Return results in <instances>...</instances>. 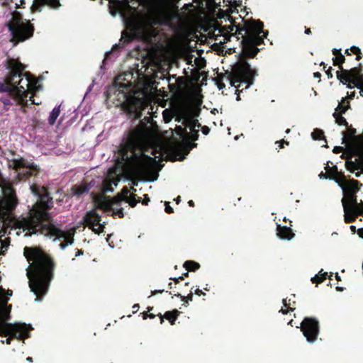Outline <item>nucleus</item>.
Here are the masks:
<instances>
[{
    "instance_id": "f257e3e1",
    "label": "nucleus",
    "mask_w": 363,
    "mask_h": 363,
    "mask_svg": "<svg viewBox=\"0 0 363 363\" xmlns=\"http://www.w3.org/2000/svg\"><path fill=\"white\" fill-rule=\"evenodd\" d=\"M148 125L140 124L132 131L126 143L121 147V160H118L115 166L109 169L104 182V192H113L112 186H117L121 181H127L132 177L139 179L138 181L133 182L135 186L138 183H152L157 180L161 165L156 158L160 155H155L152 157L144 152L143 148L150 146L152 152L157 148L166 151L169 145L160 136L152 122L148 121Z\"/></svg>"
},
{
    "instance_id": "f03ea898",
    "label": "nucleus",
    "mask_w": 363,
    "mask_h": 363,
    "mask_svg": "<svg viewBox=\"0 0 363 363\" xmlns=\"http://www.w3.org/2000/svg\"><path fill=\"white\" fill-rule=\"evenodd\" d=\"M31 193L37 198L36 203L29 211V216L21 220H16L13 223V230L17 236L22 233L26 232L25 237H30L32 234H35L40 231L45 237L51 240L53 242L62 241L59 245L61 250H65L67 247L72 246L74 243V236L75 230L62 231L58 228L50 223H41V220L48 218L46 210L50 208L52 199L50 197L47 189L44 187L37 188L35 186H30Z\"/></svg>"
},
{
    "instance_id": "7ed1b4c3",
    "label": "nucleus",
    "mask_w": 363,
    "mask_h": 363,
    "mask_svg": "<svg viewBox=\"0 0 363 363\" xmlns=\"http://www.w3.org/2000/svg\"><path fill=\"white\" fill-rule=\"evenodd\" d=\"M24 255L30 262L27 267H31L27 270L30 291L36 296L34 301L38 303L40 301L38 297L45 296L48 291L52 277V264L50 259L38 250L25 249Z\"/></svg>"
},
{
    "instance_id": "20e7f679",
    "label": "nucleus",
    "mask_w": 363,
    "mask_h": 363,
    "mask_svg": "<svg viewBox=\"0 0 363 363\" xmlns=\"http://www.w3.org/2000/svg\"><path fill=\"white\" fill-rule=\"evenodd\" d=\"M25 66L15 60L8 61L9 77L6 84H0V91H9L20 98L21 101H27V95L30 94L31 100L34 94L41 89L33 79L27 72H23Z\"/></svg>"
},
{
    "instance_id": "39448f33",
    "label": "nucleus",
    "mask_w": 363,
    "mask_h": 363,
    "mask_svg": "<svg viewBox=\"0 0 363 363\" xmlns=\"http://www.w3.org/2000/svg\"><path fill=\"white\" fill-rule=\"evenodd\" d=\"M159 23L160 21L148 16L133 15L126 23L127 30L123 32L121 40L128 43L137 37L147 39L154 35L152 24Z\"/></svg>"
},
{
    "instance_id": "423d86ee",
    "label": "nucleus",
    "mask_w": 363,
    "mask_h": 363,
    "mask_svg": "<svg viewBox=\"0 0 363 363\" xmlns=\"http://www.w3.org/2000/svg\"><path fill=\"white\" fill-rule=\"evenodd\" d=\"M125 77H130V74H127ZM125 80V76L121 75L117 78V84L124 95L128 108L130 112L135 113L136 118H140L141 111L147 106L148 97L143 91H125V89L132 86L130 82H124Z\"/></svg>"
},
{
    "instance_id": "0eeeda50",
    "label": "nucleus",
    "mask_w": 363,
    "mask_h": 363,
    "mask_svg": "<svg viewBox=\"0 0 363 363\" xmlns=\"http://www.w3.org/2000/svg\"><path fill=\"white\" fill-rule=\"evenodd\" d=\"M175 120L182 123V125L177 127V135L182 137L184 142L189 143V147L192 148L195 145L191 144L190 142L198 138L200 127L196 116L189 110L182 109Z\"/></svg>"
},
{
    "instance_id": "6e6552de",
    "label": "nucleus",
    "mask_w": 363,
    "mask_h": 363,
    "mask_svg": "<svg viewBox=\"0 0 363 363\" xmlns=\"http://www.w3.org/2000/svg\"><path fill=\"white\" fill-rule=\"evenodd\" d=\"M263 25L259 21H254L247 24L245 27V34L242 36V46L245 55L252 56L259 49L257 48L267 37V33L262 30Z\"/></svg>"
},
{
    "instance_id": "1a4fd4ad",
    "label": "nucleus",
    "mask_w": 363,
    "mask_h": 363,
    "mask_svg": "<svg viewBox=\"0 0 363 363\" xmlns=\"http://www.w3.org/2000/svg\"><path fill=\"white\" fill-rule=\"evenodd\" d=\"M257 75V70L245 58L241 57L227 80L231 86L239 88L245 84V89H248L253 84Z\"/></svg>"
},
{
    "instance_id": "9d476101",
    "label": "nucleus",
    "mask_w": 363,
    "mask_h": 363,
    "mask_svg": "<svg viewBox=\"0 0 363 363\" xmlns=\"http://www.w3.org/2000/svg\"><path fill=\"white\" fill-rule=\"evenodd\" d=\"M345 183L348 185L347 189L342 190L345 196L342 200L344 209L345 220L352 221L357 215L363 213V204H359L354 193L359 191L358 182L355 180H347Z\"/></svg>"
},
{
    "instance_id": "9b49d317",
    "label": "nucleus",
    "mask_w": 363,
    "mask_h": 363,
    "mask_svg": "<svg viewBox=\"0 0 363 363\" xmlns=\"http://www.w3.org/2000/svg\"><path fill=\"white\" fill-rule=\"evenodd\" d=\"M8 27L11 33L13 40L16 42L24 41L33 35L31 25L17 13L13 14L12 18L8 23Z\"/></svg>"
},
{
    "instance_id": "f8f14e48",
    "label": "nucleus",
    "mask_w": 363,
    "mask_h": 363,
    "mask_svg": "<svg viewBox=\"0 0 363 363\" xmlns=\"http://www.w3.org/2000/svg\"><path fill=\"white\" fill-rule=\"evenodd\" d=\"M337 78L348 89L356 87L359 89V94L363 96V74L359 69L353 68L337 72Z\"/></svg>"
},
{
    "instance_id": "ddd939ff",
    "label": "nucleus",
    "mask_w": 363,
    "mask_h": 363,
    "mask_svg": "<svg viewBox=\"0 0 363 363\" xmlns=\"http://www.w3.org/2000/svg\"><path fill=\"white\" fill-rule=\"evenodd\" d=\"M32 328L26 323H8L0 319V335L16 336L17 338H25L28 336V330Z\"/></svg>"
},
{
    "instance_id": "4468645a",
    "label": "nucleus",
    "mask_w": 363,
    "mask_h": 363,
    "mask_svg": "<svg viewBox=\"0 0 363 363\" xmlns=\"http://www.w3.org/2000/svg\"><path fill=\"white\" fill-rule=\"evenodd\" d=\"M95 206L104 211L111 209L113 213L118 216L119 217L123 216L124 213L122 208L118 206V203L121 201L118 195L113 199L101 194L95 198Z\"/></svg>"
},
{
    "instance_id": "2eb2a0df",
    "label": "nucleus",
    "mask_w": 363,
    "mask_h": 363,
    "mask_svg": "<svg viewBox=\"0 0 363 363\" xmlns=\"http://www.w3.org/2000/svg\"><path fill=\"white\" fill-rule=\"evenodd\" d=\"M301 329L306 342H315L318 335V322L315 318H305L301 323Z\"/></svg>"
},
{
    "instance_id": "dca6fc26",
    "label": "nucleus",
    "mask_w": 363,
    "mask_h": 363,
    "mask_svg": "<svg viewBox=\"0 0 363 363\" xmlns=\"http://www.w3.org/2000/svg\"><path fill=\"white\" fill-rule=\"evenodd\" d=\"M84 220L86 225H88L95 233L101 234L104 232L105 221L101 222L100 216L95 210H91L87 212Z\"/></svg>"
},
{
    "instance_id": "f3484780",
    "label": "nucleus",
    "mask_w": 363,
    "mask_h": 363,
    "mask_svg": "<svg viewBox=\"0 0 363 363\" xmlns=\"http://www.w3.org/2000/svg\"><path fill=\"white\" fill-rule=\"evenodd\" d=\"M5 196L0 201V218H4L8 216L9 212L15 206L16 201L13 192L10 188L5 190Z\"/></svg>"
},
{
    "instance_id": "a211bd4d",
    "label": "nucleus",
    "mask_w": 363,
    "mask_h": 363,
    "mask_svg": "<svg viewBox=\"0 0 363 363\" xmlns=\"http://www.w3.org/2000/svg\"><path fill=\"white\" fill-rule=\"evenodd\" d=\"M346 169L356 177H359L363 173V156L355 161H347L345 163Z\"/></svg>"
},
{
    "instance_id": "6ab92c4d",
    "label": "nucleus",
    "mask_w": 363,
    "mask_h": 363,
    "mask_svg": "<svg viewBox=\"0 0 363 363\" xmlns=\"http://www.w3.org/2000/svg\"><path fill=\"white\" fill-rule=\"evenodd\" d=\"M45 6H50L52 9H57L60 6L59 0H33L31 6L33 11L40 12Z\"/></svg>"
},
{
    "instance_id": "aec40b11",
    "label": "nucleus",
    "mask_w": 363,
    "mask_h": 363,
    "mask_svg": "<svg viewBox=\"0 0 363 363\" xmlns=\"http://www.w3.org/2000/svg\"><path fill=\"white\" fill-rule=\"evenodd\" d=\"M348 107L349 106L345 104V99L342 98L341 103L338 104L333 114L335 121L339 125H346V120L342 115L347 110Z\"/></svg>"
},
{
    "instance_id": "412c9836",
    "label": "nucleus",
    "mask_w": 363,
    "mask_h": 363,
    "mask_svg": "<svg viewBox=\"0 0 363 363\" xmlns=\"http://www.w3.org/2000/svg\"><path fill=\"white\" fill-rule=\"evenodd\" d=\"M277 235L279 239L286 241H291L295 237V234L289 227L280 224L277 225Z\"/></svg>"
},
{
    "instance_id": "4be33fe9",
    "label": "nucleus",
    "mask_w": 363,
    "mask_h": 363,
    "mask_svg": "<svg viewBox=\"0 0 363 363\" xmlns=\"http://www.w3.org/2000/svg\"><path fill=\"white\" fill-rule=\"evenodd\" d=\"M318 177L320 179L334 181L342 190L347 189V186L349 185L347 183H345V179L342 177H329L327 174L323 173L320 174Z\"/></svg>"
},
{
    "instance_id": "5701e85b",
    "label": "nucleus",
    "mask_w": 363,
    "mask_h": 363,
    "mask_svg": "<svg viewBox=\"0 0 363 363\" xmlns=\"http://www.w3.org/2000/svg\"><path fill=\"white\" fill-rule=\"evenodd\" d=\"M11 166L14 168L24 167H27L29 169H35L37 167L36 164H35L32 162H29L25 160L22 157H19V158L13 160L12 161Z\"/></svg>"
},
{
    "instance_id": "b1692460",
    "label": "nucleus",
    "mask_w": 363,
    "mask_h": 363,
    "mask_svg": "<svg viewBox=\"0 0 363 363\" xmlns=\"http://www.w3.org/2000/svg\"><path fill=\"white\" fill-rule=\"evenodd\" d=\"M128 190L126 188L123 189V192L121 194H118V198L120 201H125L130 206H135L138 201H137L133 196H128Z\"/></svg>"
},
{
    "instance_id": "393cba45",
    "label": "nucleus",
    "mask_w": 363,
    "mask_h": 363,
    "mask_svg": "<svg viewBox=\"0 0 363 363\" xmlns=\"http://www.w3.org/2000/svg\"><path fill=\"white\" fill-rule=\"evenodd\" d=\"M352 149L358 153L363 152V137H355L352 143Z\"/></svg>"
},
{
    "instance_id": "a878e982",
    "label": "nucleus",
    "mask_w": 363,
    "mask_h": 363,
    "mask_svg": "<svg viewBox=\"0 0 363 363\" xmlns=\"http://www.w3.org/2000/svg\"><path fill=\"white\" fill-rule=\"evenodd\" d=\"M60 113V106H56L52 110L49 117V123L50 125H54Z\"/></svg>"
},
{
    "instance_id": "bb28decb",
    "label": "nucleus",
    "mask_w": 363,
    "mask_h": 363,
    "mask_svg": "<svg viewBox=\"0 0 363 363\" xmlns=\"http://www.w3.org/2000/svg\"><path fill=\"white\" fill-rule=\"evenodd\" d=\"M179 314V311L178 310H174L172 311L166 312L164 317L167 319L172 325H174Z\"/></svg>"
},
{
    "instance_id": "cd10ccee",
    "label": "nucleus",
    "mask_w": 363,
    "mask_h": 363,
    "mask_svg": "<svg viewBox=\"0 0 363 363\" xmlns=\"http://www.w3.org/2000/svg\"><path fill=\"white\" fill-rule=\"evenodd\" d=\"M11 296L12 291L11 290L5 291L4 289L0 286V300L1 301L8 302Z\"/></svg>"
},
{
    "instance_id": "c85d7f7f",
    "label": "nucleus",
    "mask_w": 363,
    "mask_h": 363,
    "mask_svg": "<svg viewBox=\"0 0 363 363\" xmlns=\"http://www.w3.org/2000/svg\"><path fill=\"white\" fill-rule=\"evenodd\" d=\"M184 267L187 270L195 271L200 267V264L194 261H186L184 263Z\"/></svg>"
},
{
    "instance_id": "c756f323",
    "label": "nucleus",
    "mask_w": 363,
    "mask_h": 363,
    "mask_svg": "<svg viewBox=\"0 0 363 363\" xmlns=\"http://www.w3.org/2000/svg\"><path fill=\"white\" fill-rule=\"evenodd\" d=\"M327 274H328V272H323V269H321L318 272V274L312 277L311 281L314 283L323 281L325 279Z\"/></svg>"
},
{
    "instance_id": "7c9ffc66",
    "label": "nucleus",
    "mask_w": 363,
    "mask_h": 363,
    "mask_svg": "<svg viewBox=\"0 0 363 363\" xmlns=\"http://www.w3.org/2000/svg\"><path fill=\"white\" fill-rule=\"evenodd\" d=\"M10 311H11V308L9 307L1 308L0 310V319L4 320L6 321V319L8 318V316L10 313Z\"/></svg>"
},
{
    "instance_id": "2f4dec72",
    "label": "nucleus",
    "mask_w": 363,
    "mask_h": 363,
    "mask_svg": "<svg viewBox=\"0 0 363 363\" xmlns=\"http://www.w3.org/2000/svg\"><path fill=\"white\" fill-rule=\"evenodd\" d=\"M345 55H343L342 54H340L337 55L335 58H333V65H340L345 61Z\"/></svg>"
},
{
    "instance_id": "473e14b6",
    "label": "nucleus",
    "mask_w": 363,
    "mask_h": 363,
    "mask_svg": "<svg viewBox=\"0 0 363 363\" xmlns=\"http://www.w3.org/2000/svg\"><path fill=\"white\" fill-rule=\"evenodd\" d=\"M312 138L315 140H320L323 138V133L321 131L318 130H315L311 133Z\"/></svg>"
},
{
    "instance_id": "72a5a7b5",
    "label": "nucleus",
    "mask_w": 363,
    "mask_h": 363,
    "mask_svg": "<svg viewBox=\"0 0 363 363\" xmlns=\"http://www.w3.org/2000/svg\"><path fill=\"white\" fill-rule=\"evenodd\" d=\"M72 191H73L74 195L79 196V195L83 194L84 191H88V189L84 187H77V188H73Z\"/></svg>"
},
{
    "instance_id": "f704fd0d",
    "label": "nucleus",
    "mask_w": 363,
    "mask_h": 363,
    "mask_svg": "<svg viewBox=\"0 0 363 363\" xmlns=\"http://www.w3.org/2000/svg\"><path fill=\"white\" fill-rule=\"evenodd\" d=\"M190 292L191 294H196L199 296L204 295V293L202 291V290L200 289L197 286L191 287Z\"/></svg>"
},
{
    "instance_id": "c9c22d12",
    "label": "nucleus",
    "mask_w": 363,
    "mask_h": 363,
    "mask_svg": "<svg viewBox=\"0 0 363 363\" xmlns=\"http://www.w3.org/2000/svg\"><path fill=\"white\" fill-rule=\"evenodd\" d=\"M350 50L356 55H358L360 53V48L358 46L352 45L350 47ZM348 50H349V49H346V52H348Z\"/></svg>"
},
{
    "instance_id": "e433bc0d",
    "label": "nucleus",
    "mask_w": 363,
    "mask_h": 363,
    "mask_svg": "<svg viewBox=\"0 0 363 363\" xmlns=\"http://www.w3.org/2000/svg\"><path fill=\"white\" fill-rule=\"evenodd\" d=\"M176 296L181 298L182 301L186 300V301H191L193 300L192 294H191V293L186 297H184L180 294H177Z\"/></svg>"
},
{
    "instance_id": "4c0bfd02",
    "label": "nucleus",
    "mask_w": 363,
    "mask_h": 363,
    "mask_svg": "<svg viewBox=\"0 0 363 363\" xmlns=\"http://www.w3.org/2000/svg\"><path fill=\"white\" fill-rule=\"evenodd\" d=\"M165 205H166L165 211L167 213H172L173 211V208L169 205V203L168 202H165Z\"/></svg>"
},
{
    "instance_id": "58836bf2",
    "label": "nucleus",
    "mask_w": 363,
    "mask_h": 363,
    "mask_svg": "<svg viewBox=\"0 0 363 363\" xmlns=\"http://www.w3.org/2000/svg\"><path fill=\"white\" fill-rule=\"evenodd\" d=\"M329 173L331 174H337V167L335 165H334L333 167H332L330 168V169L329 170Z\"/></svg>"
},
{
    "instance_id": "ea45409f",
    "label": "nucleus",
    "mask_w": 363,
    "mask_h": 363,
    "mask_svg": "<svg viewBox=\"0 0 363 363\" xmlns=\"http://www.w3.org/2000/svg\"><path fill=\"white\" fill-rule=\"evenodd\" d=\"M228 28L230 29V31L232 33L234 31H235V33H237L238 31V28L237 27L231 26V25L228 26Z\"/></svg>"
},
{
    "instance_id": "a19ab883",
    "label": "nucleus",
    "mask_w": 363,
    "mask_h": 363,
    "mask_svg": "<svg viewBox=\"0 0 363 363\" xmlns=\"http://www.w3.org/2000/svg\"><path fill=\"white\" fill-rule=\"evenodd\" d=\"M163 113H164V118L166 120V122L169 123L171 121L172 118L171 117H167V111H164Z\"/></svg>"
},
{
    "instance_id": "79ce46f5",
    "label": "nucleus",
    "mask_w": 363,
    "mask_h": 363,
    "mask_svg": "<svg viewBox=\"0 0 363 363\" xmlns=\"http://www.w3.org/2000/svg\"><path fill=\"white\" fill-rule=\"evenodd\" d=\"M342 150V147H340V146H335V147L333 148V152H340Z\"/></svg>"
},
{
    "instance_id": "37998d69",
    "label": "nucleus",
    "mask_w": 363,
    "mask_h": 363,
    "mask_svg": "<svg viewBox=\"0 0 363 363\" xmlns=\"http://www.w3.org/2000/svg\"><path fill=\"white\" fill-rule=\"evenodd\" d=\"M202 132H203V133L204 135H208V133H209V128H207V127H203V128H202Z\"/></svg>"
},
{
    "instance_id": "c03bdc74",
    "label": "nucleus",
    "mask_w": 363,
    "mask_h": 363,
    "mask_svg": "<svg viewBox=\"0 0 363 363\" xmlns=\"http://www.w3.org/2000/svg\"><path fill=\"white\" fill-rule=\"evenodd\" d=\"M277 143H279V148H282V147H283V145H284V143H286V144H287V145L289 144V143H288V142L284 141V140H281V141H279V142H277Z\"/></svg>"
},
{
    "instance_id": "a18cd8bd",
    "label": "nucleus",
    "mask_w": 363,
    "mask_h": 363,
    "mask_svg": "<svg viewBox=\"0 0 363 363\" xmlns=\"http://www.w3.org/2000/svg\"><path fill=\"white\" fill-rule=\"evenodd\" d=\"M358 235L359 236V238L363 239V228L359 229Z\"/></svg>"
},
{
    "instance_id": "49530a36",
    "label": "nucleus",
    "mask_w": 363,
    "mask_h": 363,
    "mask_svg": "<svg viewBox=\"0 0 363 363\" xmlns=\"http://www.w3.org/2000/svg\"><path fill=\"white\" fill-rule=\"evenodd\" d=\"M333 54H334V55H338L341 54V53L340 52V50H339V49H337V48H334V49H333Z\"/></svg>"
},
{
    "instance_id": "de8ad7c7",
    "label": "nucleus",
    "mask_w": 363,
    "mask_h": 363,
    "mask_svg": "<svg viewBox=\"0 0 363 363\" xmlns=\"http://www.w3.org/2000/svg\"><path fill=\"white\" fill-rule=\"evenodd\" d=\"M330 69L331 68L330 67L328 71H326V74L328 77V78L333 77V74H331Z\"/></svg>"
},
{
    "instance_id": "09e8293b",
    "label": "nucleus",
    "mask_w": 363,
    "mask_h": 363,
    "mask_svg": "<svg viewBox=\"0 0 363 363\" xmlns=\"http://www.w3.org/2000/svg\"><path fill=\"white\" fill-rule=\"evenodd\" d=\"M139 306L138 304H135L133 305V308L134 310V313H135L136 311H138L139 310Z\"/></svg>"
},
{
    "instance_id": "8fccbe9b",
    "label": "nucleus",
    "mask_w": 363,
    "mask_h": 363,
    "mask_svg": "<svg viewBox=\"0 0 363 363\" xmlns=\"http://www.w3.org/2000/svg\"><path fill=\"white\" fill-rule=\"evenodd\" d=\"M1 342L3 343L9 344L10 343V338H6L5 340H2Z\"/></svg>"
},
{
    "instance_id": "3c124183",
    "label": "nucleus",
    "mask_w": 363,
    "mask_h": 363,
    "mask_svg": "<svg viewBox=\"0 0 363 363\" xmlns=\"http://www.w3.org/2000/svg\"><path fill=\"white\" fill-rule=\"evenodd\" d=\"M354 96V92H352L350 94L347 95V97L349 99H352Z\"/></svg>"
},
{
    "instance_id": "603ef678",
    "label": "nucleus",
    "mask_w": 363,
    "mask_h": 363,
    "mask_svg": "<svg viewBox=\"0 0 363 363\" xmlns=\"http://www.w3.org/2000/svg\"><path fill=\"white\" fill-rule=\"evenodd\" d=\"M26 362H29V363H32L33 362V359L31 357H27L26 359Z\"/></svg>"
},
{
    "instance_id": "864d4df0",
    "label": "nucleus",
    "mask_w": 363,
    "mask_h": 363,
    "mask_svg": "<svg viewBox=\"0 0 363 363\" xmlns=\"http://www.w3.org/2000/svg\"><path fill=\"white\" fill-rule=\"evenodd\" d=\"M183 278L182 276H180V277H175L174 279L176 281H179L180 279H182Z\"/></svg>"
},
{
    "instance_id": "5fc2aeb1",
    "label": "nucleus",
    "mask_w": 363,
    "mask_h": 363,
    "mask_svg": "<svg viewBox=\"0 0 363 363\" xmlns=\"http://www.w3.org/2000/svg\"><path fill=\"white\" fill-rule=\"evenodd\" d=\"M320 77V73H318V72H315V73L314 74V77H315V78H319Z\"/></svg>"
},
{
    "instance_id": "6e6d98bb",
    "label": "nucleus",
    "mask_w": 363,
    "mask_h": 363,
    "mask_svg": "<svg viewBox=\"0 0 363 363\" xmlns=\"http://www.w3.org/2000/svg\"><path fill=\"white\" fill-rule=\"evenodd\" d=\"M224 86H224V85H223V84H219L218 85V89H219L220 90V89H223V88H224Z\"/></svg>"
},
{
    "instance_id": "4d7b16f0",
    "label": "nucleus",
    "mask_w": 363,
    "mask_h": 363,
    "mask_svg": "<svg viewBox=\"0 0 363 363\" xmlns=\"http://www.w3.org/2000/svg\"><path fill=\"white\" fill-rule=\"evenodd\" d=\"M195 60H198V61H199V62H202V64H204V61H203V60H201V59H198V58L196 57V58H195ZM201 66H203V65H201Z\"/></svg>"
},
{
    "instance_id": "13d9d810",
    "label": "nucleus",
    "mask_w": 363,
    "mask_h": 363,
    "mask_svg": "<svg viewBox=\"0 0 363 363\" xmlns=\"http://www.w3.org/2000/svg\"><path fill=\"white\" fill-rule=\"evenodd\" d=\"M279 311H280V312H281V313H284V314H285V313H288V311L284 310V309H281Z\"/></svg>"
},
{
    "instance_id": "bf43d9fd",
    "label": "nucleus",
    "mask_w": 363,
    "mask_h": 363,
    "mask_svg": "<svg viewBox=\"0 0 363 363\" xmlns=\"http://www.w3.org/2000/svg\"><path fill=\"white\" fill-rule=\"evenodd\" d=\"M311 33V30H310V29H306V30H305V33H306V34H307V35L310 34Z\"/></svg>"
},
{
    "instance_id": "052dcab7",
    "label": "nucleus",
    "mask_w": 363,
    "mask_h": 363,
    "mask_svg": "<svg viewBox=\"0 0 363 363\" xmlns=\"http://www.w3.org/2000/svg\"><path fill=\"white\" fill-rule=\"evenodd\" d=\"M329 168H330L329 162H328L326 165H325V169L328 170Z\"/></svg>"
},
{
    "instance_id": "680f3d73",
    "label": "nucleus",
    "mask_w": 363,
    "mask_h": 363,
    "mask_svg": "<svg viewBox=\"0 0 363 363\" xmlns=\"http://www.w3.org/2000/svg\"><path fill=\"white\" fill-rule=\"evenodd\" d=\"M180 200H181V197H180V196H178V197L175 199V201H176V202H177V203H179V202L180 201Z\"/></svg>"
},
{
    "instance_id": "e2e57ef3",
    "label": "nucleus",
    "mask_w": 363,
    "mask_h": 363,
    "mask_svg": "<svg viewBox=\"0 0 363 363\" xmlns=\"http://www.w3.org/2000/svg\"><path fill=\"white\" fill-rule=\"evenodd\" d=\"M188 203H189V206H193V205H194V201H191H191H189Z\"/></svg>"
},
{
    "instance_id": "0e129e2a",
    "label": "nucleus",
    "mask_w": 363,
    "mask_h": 363,
    "mask_svg": "<svg viewBox=\"0 0 363 363\" xmlns=\"http://www.w3.org/2000/svg\"><path fill=\"white\" fill-rule=\"evenodd\" d=\"M182 301L184 302L183 306H187V301L186 300Z\"/></svg>"
},
{
    "instance_id": "69168bd1",
    "label": "nucleus",
    "mask_w": 363,
    "mask_h": 363,
    "mask_svg": "<svg viewBox=\"0 0 363 363\" xmlns=\"http://www.w3.org/2000/svg\"><path fill=\"white\" fill-rule=\"evenodd\" d=\"M150 201L149 199H147L145 201L143 202V203H147V202Z\"/></svg>"
},
{
    "instance_id": "338daca9",
    "label": "nucleus",
    "mask_w": 363,
    "mask_h": 363,
    "mask_svg": "<svg viewBox=\"0 0 363 363\" xmlns=\"http://www.w3.org/2000/svg\"><path fill=\"white\" fill-rule=\"evenodd\" d=\"M335 277H336L337 279H340V276H339L338 273H336V274H335Z\"/></svg>"
},
{
    "instance_id": "774afa93",
    "label": "nucleus",
    "mask_w": 363,
    "mask_h": 363,
    "mask_svg": "<svg viewBox=\"0 0 363 363\" xmlns=\"http://www.w3.org/2000/svg\"><path fill=\"white\" fill-rule=\"evenodd\" d=\"M290 133V129H287V130H286V134H288V133Z\"/></svg>"
}]
</instances>
